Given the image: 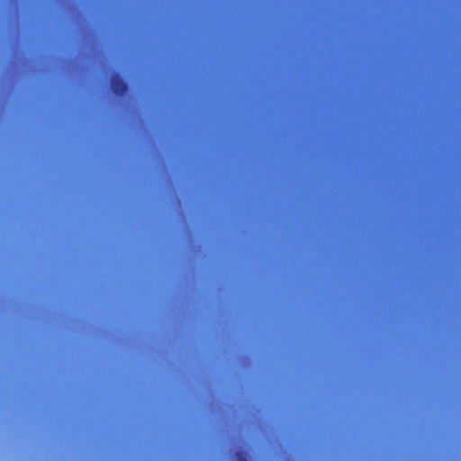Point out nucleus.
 <instances>
[{"mask_svg": "<svg viewBox=\"0 0 461 461\" xmlns=\"http://www.w3.org/2000/svg\"><path fill=\"white\" fill-rule=\"evenodd\" d=\"M111 88L116 95L121 96L127 92L128 86L119 75H113L111 80Z\"/></svg>", "mask_w": 461, "mask_h": 461, "instance_id": "1", "label": "nucleus"}]
</instances>
